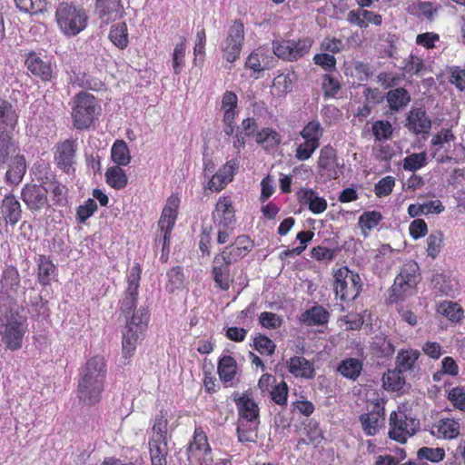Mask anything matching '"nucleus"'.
<instances>
[{
	"instance_id": "1",
	"label": "nucleus",
	"mask_w": 465,
	"mask_h": 465,
	"mask_svg": "<svg viewBox=\"0 0 465 465\" xmlns=\"http://www.w3.org/2000/svg\"><path fill=\"white\" fill-rule=\"evenodd\" d=\"M106 376L104 359L94 356L82 368L78 381L77 396L86 405H94L101 400Z\"/></svg>"
},
{
	"instance_id": "2",
	"label": "nucleus",
	"mask_w": 465,
	"mask_h": 465,
	"mask_svg": "<svg viewBox=\"0 0 465 465\" xmlns=\"http://www.w3.org/2000/svg\"><path fill=\"white\" fill-rule=\"evenodd\" d=\"M420 280L421 274L419 264L413 260L407 261L401 267L400 272L394 279L387 302L390 304L396 303L414 295Z\"/></svg>"
},
{
	"instance_id": "3",
	"label": "nucleus",
	"mask_w": 465,
	"mask_h": 465,
	"mask_svg": "<svg viewBox=\"0 0 465 465\" xmlns=\"http://www.w3.org/2000/svg\"><path fill=\"white\" fill-rule=\"evenodd\" d=\"M1 322L0 336L6 349L10 351L21 349L24 336L27 331L25 318L11 311L4 316Z\"/></svg>"
},
{
	"instance_id": "4",
	"label": "nucleus",
	"mask_w": 465,
	"mask_h": 465,
	"mask_svg": "<svg viewBox=\"0 0 465 465\" xmlns=\"http://www.w3.org/2000/svg\"><path fill=\"white\" fill-rule=\"evenodd\" d=\"M55 17L60 29L69 36L78 35L85 28L87 23L84 10L68 3L59 5Z\"/></svg>"
},
{
	"instance_id": "5",
	"label": "nucleus",
	"mask_w": 465,
	"mask_h": 465,
	"mask_svg": "<svg viewBox=\"0 0 465 465\" xmlns=\"http://www.w3.org/2000/svg\"><path fill=\"white\" fill-rule=\"evenodd\" d=\"M420 430V420L408 415L404 410L398 408L390 414L389 432L390 439L405 443Z\"/></svg>"
},
{
	"instance_id": "6",
	"label": "nucleus",
	"mask_w": 465,
	"mask_h": 465,
	"mask_svg": "<svg viewBox=\"0 0 465 465\" xmlns=\"http://www.w3.org/2000/svg\"><path fill=\"white\" fill-rule=\"evenodd\" d=\"M74 104L72 110L74 126L78 130L89 128L95 118L94 96L86 92H81L74 97Z\"/></svg>"
},
{
	"instance_id": "7",
	"label": "nucleus",
	"mask_w": 465,
	"mask_h": 465,
	"mask_svg": "<svg viewBox=\"0 0 465 465\" xmlns=\"http://www.w3.org/2000/svg\"><path fill=\"white\" fill-rule=\"evenodd\" d=\"M48 192L43 184L26 183L21 190V199L30 212L39 213L51 207Z\"/></svg>"
},
{
	"instance_id": "8",
	"label": "nucleus",
	"mask_w": 465,
	"mask_h": 465,
	"mask_svg": "<svg viewBox=\"0 0 465 465\" xmlns=\"http://www.w3.org/2000/svg\"><path fill=\"white\" fill-rule=\"evenodd\" d=\"M244 40L243 24L235 20L231 25L227 36L222 44L223 57L228 63H234L240 56Z\"/></svg>"
},
{
	"instance_id": "9",
	"label": "nucleus",
	"mask_w": 465,
	"mask_h": 465,
	"mask_svg": "<svg viewBox=\"0 0 465 465\" xmlns=\"http://www.w3.org/2000/svg\"><path fill=\"white\" fill-rule=\"evenodd\" d=\"M0 167H6L5 182L11 186H17L23 180L26 173V161L20 151L14 154H7L0 159Z\"/></svg>"
},
{
	"instance_id": "10",
	"label": "nucleus",
	"mask_w": 465,
	"mask_h": 465,
	"mask_svg": "<svg viewBox=\"0 0 465 465\" xmlns=\"http://www.w3.org/2000/svg\"><path fill=\"white\" fill-rule=\"evenodd\" d=\"M312 41L311 39H302L295 41H282L272 43L273 53L279 58L287 61H296L305 55L312 47Z\"/></svg>"
},
{
	"instance_id": "11",
	"label": "nucleus",
	"mask_w": 465,
	"mask_h": 465,
	"mask_svg": "<svg viewBox=\"0 0 465 465\" xmlns=\"http://www.w3.org/2000/svg\"><path fill=\"white\" fill-rule=\"evenodd\" d=\"M431 119L423 107L411 108L407 114L404 126L417 136L425 137L431 130Z\"/></svg>"
},
{
	"instance_id": "12",
	"label": "nucleus",
	"mask_w": 465,
	"mask_h": 465,
	"mask_svg": "<svg viewBox=\"0 0 465 465\" xmlns=\"http://www.w3.org/2000/svg\"><path fill=\"white\" fill-rule=\"evenodd\" d=\"M0 285V299L9 303L15 302L18 295V288L20 285L19 272L15 266H8L4 270Z\"/></svg>"
},
{
	"instance_id": "13",
	"label": "nucleus",
	"mask_w": 465,
	"mask_h": 465,
	"mask_svg": "<svg viewBox=\"0 0 465 465\" xmlns=\"http://www.w3.org/2000/svg\"><path fill=\"white\" fill-rule=\"evenodd\" d=\"M77 143L74 139L59 142L54 147V161L59 168L66 173L73 170L75 163Z\"/></svg>"
},
{
	"instance_id": "14",
	"label": "nucleus",
	"mask_w": 465,
	"mask_h": 465,
	"mask_svg": "<svg viewBox=\"0 0 465 465\" xmlns=\"http://www.w3.org/2000/svg\"><path fill=\"white\" fill-rule=\"evenodd\" d=\"M22 213V206L18 199L12 193L5 194L0 203V214L5 226L15 227L21 220Z\"/></svg>"
},
{
	"instance_id": "15",
	"label": "nucleus",
	"mask_w": 465,
	"mask_h": 465,
	"mask_svg": "<svg viewBox=\"0 0 465 465\" xmlns=\"http://www.w3.org/2000/svg\"><path fill=\"white\" fill-rule=\"evenodd\" d=\"M141 268L136 263L128 276V287L124 292L121 310L125 314H130L136 307Z\"/></svg>"
},
{
	"instance_id": "16",
	"label": "nucleus",
	"mask_w": 465,
	"mask_h": 465,
	"mask_svg": "<svg viewBox=\"0 0 465 465\" xmlns=\"http://www.w3.org/2000/svg\"><path fill=\"white\" fill-rule=\"evenodd\" d=\"M232 263L227 261L220 253L216 254L213 260L212 274L215 285L222 290H228L232 282V276L231 274Z\"/></svg>"
},
{
	"instance_id": "17",
	"label": "nucleus",
	"mask_w": 465,
	"mask_h": 465,
	"mask_svg": "<svg viewBox=\"0 0 465 465\" xmlns=\"http://www.w3.org/2000/svg\"><path fill=\"white\" fill-rule=\"evenodd\" d=\"M95 14L105 24L120 19L124 9L121 0H95Z\"/></svg>"
},
{
	"instance_id": "18",
	"label": "nucleus",
	"mask_w": 465,
	"mask_h": 465,
	"mask_svg": "<svg viewBox=\"0 0 465 465\" xmlns=\"http://www.w3.org/2000/svg\"><path fill=\"white\" fill-rule=\"evenodd\" d=\"M232 203L228 197H221L213 213L214 222H218V226L224 229H232L236 220L234 215Z\"/></svg>"
},
{
	"instance_id": "19",
	"label": "nucleus",
	"mask_w": 465,
	"mask_h": 465,
	"mask_svg": "<svg viewBox=\"0 0 465 465\" xmlns=\"http://www.w3.org/2000/svg\"><path fill=\"white\" fill-rule=\"evenodd\" d=\"M177 200L169 198L167 205L163 208L158 223L159 229L164 232L163 244V250L169 244L171 232L174 226L177 218Z\"/></svg>"
},
{
	"instance_id": "20",
	"label": "nucleus",
	"mask_w": 465,
	"mask_h": 465,
	"mask_svg": "<svg viewBox=\"0 0 465 465\" xmlns=\"http://www.w3.org/2000/svg\"><path fill=\"white\" fill-rule=\"evenodd\" d=\"M238 166L236 160L227 162L216 173L212 174L208 188L213 192L223 190L232 180Z\"/></svg>"
},
{
	"instance_id": "21",
	"label": "nucleus",
	"mask_w": 465,
	"mask_h": 465,
	"mask_svg": "<svg viewBox=\"0 0 465 465\" xmlns=\"http://www.w3.org/2000/svg\"><path fill=\"white\" fill-rule=\"evenodd\" d=\"M431 434L438 439L451 440L460 434V420L454 418H443L432 425Z\"/></svg>"
},
{
	"instance_id": "22",
	"label": "nucleus",
	"mask_w": 465,
	"mask_h": 465,
	"mask_svg": "<svg viewBox=\"0 0 465 465\" xmlns=\"http://www.w3.org/2000/svg\"><path fill=\"white\" fill-rule=\"evenodd\" d=\"M18 114L14 105L7 100L0 99V134H15Z\"/></svg>"
},
{
	"instance_id": "23",
	"label": "nucleus",
	"mask_w": 465,
	"mask_h": 465,
	"mask_svg": "<svg viewBox=\"0 0 465 465\" xmlns=\"http://www.w3.org/2000/svg\"><path fill=\"white\" fill-rule=\"evenodd\" d=\"M360 420L363 431L369 436H373L383 424V409L379 404H376L371 411L361 415Z\"/></svg>"
},
{
	"instance_id": "24",
	"label": "nucleus",
	"mask_w": 465,
	"mask_h": 465,
	"mask_svg": "<svg viewBox=\"0 0 465 465\" xmlns=\"http://www.w3.org/2000/svg\"><path fill=\"white\" fill-rule=\"evenodd\" d=\"M335 150L331 146H324L320 153L318 160L319 172L327 178H336L338 175Z\"/></svg>"
},
{
	"instance_id": "25",
	"label": "nucleus",
	"mask_w": 465,
	"mask_h": 465,
	"mask_svg": "<svg viewBox=\"0 0 465 465\" xmlns=\"http://www.w3.org/2000/svg\"><path fill=\"white\" fill-rule=\"evenodd\" d=\"M455 135L452 131L450 129H441L440 132L434 134L431 138V145L437 147L433 152V157L437 160L438 163H448L450 162L452 157L443 153L441 149L444 144H449L450 142H454Z\"/></svg>"
},
{
	"instance_id": "26",
	"label": "nucleus",
	"mask_w": 465,
	"mask_h": 465,
	"mask_svg": "<svg viewBox=\"0 0 465 465\" xmlns=\"http://www.w3.org/2000/svg\"><path fill=\"white\" fill-rule=\"evenodd\" d=\"M236 404L240 417L252 424H255V427H258L260 423L259 408L256 402L248 396L242 395L236 400Z\"/></svg>"
},
{
	"instance_id": "27",
	"label": "nucleus",
	"mask_w": 465,
	"mask_h": 465,
	"mask_svg": "<svg viewBox=\"0 0 465 465\" xmlns=\"http://www.w3.org/2000/svg\"><path fill=\"white\" fill-rule=\"evenodd\" d=\"M289 371L296 377L312 379L314 377V368L304 357L294 356L287 361Z\"/></svg>"
},
{
	"instance_id": "28",
	"label": "nucleus",
	"mask_w": 465,
	"mask_h": 465,
	"mask_svg": "<svg viewBox=\"0 0 465 465\" xmlns=\"http://www.w3.org/2000/svg\"><path fill=\"white\" fill-rule=\"evenodd\" d=\"M25 64L34 75L40 77L43 81H49L52 78L50 64L43 61L35 54H30L27 56Z\"/></svg>"
},
{
	"instance_id": "29",
	"label": "nucleus",
	"mask_w": 465,
	"mask_h": 465,
	"mask_svg": "<svg viewBox=\"0 0 465 465\" xmlns=\"http://www.w3.org/2000/svg\"><path fill=\"white\" fill-rule=\"evenodd\" d=\"M436 312L452 323H458L464 318V310L462 307L459 303L451 301L441 302L438 305Z\"/></svg>"
},
{
	"instance_id": "30",
	"label": "nucleus",
	"mask_w": 465,
	"mask_h": 465,
	"mask_svg": "<svg viewBox=\"0 0 465 465\" xmlns=\"http://www.w3.org/2000/svg\"><path fill=\"white\" fill-rule=\"evenodd\" d=\"M382 16L372 11L358 8L356 11H351V24H356L360 27H367L370 24L381 25Z\"/></svg>"
},
{
	"instance_id": "31",
	"label": "nucleus",
	"mask_w": 465,
	"mask_h": 465,
	"mask_svg": "<svg viewBox=\"0 0 465 465\" xmlns=\"http://www.w3.org/2000/svg\"><path fill=\"white\" fill-rule=\"evenodd\" d=\"M37 262V278L40 284L47 286L51 283L54 276L55 266L50 257L45 255H39L36 260Z\"/></svg>"
},
{
	"instance_id": "32",
	"label": "nucleus",
	"mask_w": 465,
	"mask_h": 465,
	"mask_svg": "<svg viewBox=\"0 0 465 465\" xmlns=\"http://www.w3.org/2000/svg\"><path fill=\"white\" fill-rule=\"evenodd\" d=\"M420 355L418 350H401L396 358V368L402 372L412 371Z\"/></svg>"
},
{
	"instance_id": "33",
	"label": "nucleus",
	"mask_w": 465,
	"mask_h": 465,
	"mask_svg": "<svg viewBox=\"0 0 465 465\" xmlns=\"http://www.w3.org/2000/svg\"><path fill=\"white\" fill-rule=\"evenodd\" d=\"M143 338V331H129L125 329L123 335L122 351L124 358H130L134 355L136 346Z\"/></svg>"
},
{
	"instance_id": "34",
	"label": "nucleus",
	"mask_w": 465,
	"mask_h": 465,
	"mask_svg": "<svg viewBox=\"0 0 465 465\" xmlns=\"http://www.w3.org/2000/svg\"><path fill=\"white\" fill-rule=\"evenodd\" d=\"M300 199L302 203L309 206L313 213H321L327 207L325 199L319 197L312 190H302L300 193Z\"/></svg>"
},
{
	"instance_id": "35",
	"label": "nucleus",
	"mask_w": 465,
	"mask_h": 465,
	"mask_svg": "<svg viewBox=\"0 0 465 465\" xmlns=\"http://www.w3.org/2000/svg\"><path fill=\"white\" fill-rule=\"evenodd\" d=\"M386 99L391 110L399 111L411 102V95L405 88L399 87L389 91Z\"/></svg>"
},
{
	"instance_id": "36",
	"label": "nucleus",
	"mask_w": 465,
	"mask_h": 465,
	"mask_svg": "<svg viewBox=\"0 0 465 465\" xmlns=\"http://www.w3.org/2000/svg\"><path fill=\"white\" fill-rule=\"evenodd\" d=\"M329 313L322 306H313L312 308L305 311L302 316L301 321L307 325H322L328 322Z\"/></svg>"
},
{
	"instance_id": "37",
	"label": "nucleus",
	"mask_w": 465,
	"mask_h": 465,
	"mask_svg": "<svg viewBox=\"0 0 465 465\" xmlns=\"http://www.w3.org/2000/svg\"><path fill=\"white\" fill-rule=\"evenodd\" d=\"M149 450L152 465H167V441L150 440Z\"/></svg>"
},
{
	"instance_id": "38",
	"label": "nucleus",
	"mask_w": 465,
	"mask_h": 465,
	"mask_svg": "<svg viewBox=\"0 0 465 465\" xmlns=\"http://www.w3.org/2000/svg\"><path fill=\"white\" fill-rule=\"evenodd\" d=\"M105 181L112 188L121 190L126 186L128 178L120 166H112L105 172Z\"/></svg>"
},
{
	"instance_id": "39",
	"label": "nucleus",
	"mask_w": 465,
	"mask_h": 465,
	"mask_svg": "<svg viewBox=\"0 0 465 465\" xmlns=\"http://www.w3.org/2000/svg\"><path fill=\"white\" fill-rule=\"evenodd\" d=\"M349 266L344 265L334 272V292L336 299L339 297L341 302L345 301L347 294V282Z\"/></svg>"
},
{
	"instance_id": "40",
	"label": "nucleus",
	"mask_w": 465,
	"mask_h": 465,
	"mask_svg": "<svg viewBox=\"0 0 465 465\" xmlns=\"http://www.w3.org/2000/svg\"><path fill=\"white\" fill-rule=\"evenodd\" d=\"M402 371L399 369L389 370L382 376L383 387L387 391H399L404 384L405 379L402 377Z\"/></svg>"
},
{
	"instance_id": "41",
	"label": "nucleus",
	"mask_w": 465,
	"mask_h": 465,
	"mask_svg": "<svg viewBox=\"0 0 465 465\" xmlns=\"http://www.w3.org/2000/svg\"><path fill=\"white\" fill-rule=\"evenodd\" d=\"M382 220V215L377 211H366L359 218V227L362 233L367 236L368 233L375 228Z\"/></svg>"
},
{
	"instance_id": "42",
	"label": "nucleus",
	"mask_w": 465,
	"mask_h": 465,
	"mask_svg": "<svg viewBox=\"0 0 465 465\" xmlns=\"http://www.w3.org/2000/svg\"><path fill=\"white\" fill-rule=\"evenodd\" d=\"M112 160L116 166H125L131 161L130 151L126 143L123 140H117L112 147Z\"/></svg>"
},
{
	"instance_id": "43",
	"label": "nucleus",
	"mask_w": 465,
	"mask_h": 465,
	"mask_svg": "<svg viewBox=\"0 0 465 465\" xmlns=\"http://www.w3.org/2000/svg\"><path fill=\"white\" fill-rule=\"evenodd\" d=\"M236 361L231 356H223L218 364V373L220 379L224 382L232 381L236 373Z\"/></svg>"
},
{
	"instance_id": "44",
	"label": "nucleus",
	"mask_w": 465,
	"mask_h": 465,
	"mask_svg": "<svg viewBox=\"0 0 465 465\" xmlns=\"http://www.w3.org/2000/svg\"><path fill=\"white\" fill-rule=\"evenodd\" d=\"M110 40L120 49H124L128 45L127 26L125 23H118L111 27Z\"/></svg>"
},
{
	"instance_id": "45",
	"label": "nucleus",
	"mask_w": 465,
	"mask_h": 465,
	"mask_svg": "<svg viewBox=\"0 0 465 465\" xmlns=\"http://www.w3.org/2000/svg\"><path fill=\"white\" fill-rule=\"evenodd\" d=\"M148 312L144 307L139 308L134 312L130 321L126 322L125 329L144 331L147 327Z\"/></svg>"
},
{
	"instance_id": "46",
	"label": "nucleus",
	"mask_w": 465,
	"mask_h": 465,
	"mask_svg": "<svg viewBox=\"0 0 465 465\" xmlns=\"http://www.w3.org/2000/svg\"><path fill=\"white\" fill-rule=\"evenodd\" d=\"M17 151L21 150L19 143L15 138V134H0V159L7 154L17 153Z\"/></svg>"
},
{
	"instance_id": "47",
	"label": "nucleus",
	"mask_w": 465,
	"mask_h": 465,
	"mask_svg": "<svg viewBox=\"0 0 465 465\" xmlns=\"http://www.w3.org/2000/svg\"><path fill=\"white\" fill-rule=\"evenodd\" d=\"M427 163V153L425 152L413 153L403 159L402 167L405 171L414 173L426 166Z\"/></svg>"
},
{
	"instance_id": "48",
	"label": "nucleus",
	"mask_w": 465,
	"mask_h": 465,
	"mask_svg": "<svg viewBox=\"0 0 465 465\" xmlns=\"http://www.w3.org/2000/svg\"><path fill=\"white\" fill-rule=\"evenodd\" d=\"M446 456L443 448L421 447L417 451V458L420 460H429L433 463L442 461Z\"/></svg>"
},
{
	"instance_id": "49",
	"label": "nucleus",
	"mask_w": 465,
	"mask_h": 465,
	"mask_svg": "<svg viewBox=\"0 0 465 465\" xmlns=\"http://www.w3.org/2000/svg\"><path fill=\"white\" fill-rule=\"evenodd\" d=\"M293 80V73L278 74L273 80L272 87L276 90L278 95H284L292 91Z\"/></svg>"
},
{
	"instance_id": "50",
	"label": "nucleus",
	"mask_w": 465,
	"mask_h": 465,
	"mask_svg": "<svg viewBox=\"0 0 465 465\" xmlns=\"http://www.w3.org/2000/svg\"><path fill=\"white\" fill-rule=\"evenodd\" d=\"M371 132L376 141L381 142L391 137L393 128L387 120L375 121L371 125Z\"/></svg>"
},
{
	"instance_id": "51",
	"label": "nucleus",
	"mask_w": 465,
	"mask_h": 465,
	"mask_svg": "<svg viewBox=\"0 0 465 465\" xmlns=\"http://www.w3.org/2000/svg\"><path fill=\"white\" fill-rule=\"evenodd\" d=\"M424 68L423 59L413 54H411L403 61L402 70L410 76L420 74Z\"/></svg>"
},
{
	"instance_id": "52",
	"label": "nucleus",
	"mask_w": 465,
	"mask_h": 465,
	"mask_svg": "<svg viewBox=\"0 0 465 465\" xmlns=\"http://www.w3.org/2000/svg\"><path fill=\"white\" fill-rule=\"evenodd\" d=\"M302 137L308 142L320 145V138L322 135V128L318 121H312L301 132Z\"/></svg>"
},
{
	"instance_id": "53",
	"label": "nucleus",
	"mask_w": 465,
	"mask_h": 465,
	"mask_svg": "<svg viewBox=\"0 0 465 465\" xmlns=\"http://www.w3.org/2000/svg\"><path fill=\"white\" fill-rule=\"evenodd\" d=\"M414 9L418 17L431 22L434 18V15L437 14L439 7L434 3L430 1H419L414 5Z\"/></svg>"
},
{
	"instance_id": "54",
	"label": "nucleus",
	"mask_w": 465,
	"mask_h": 465,
	"mask_svg": "<svg viewBox=\"0 0 465 465\" xmlns=\"http://www.w3.org/2000/svg\"><path fill=\"white\" fill-rule=\"evenodd\" d=\"M443 233L440 231L431 232L427 238V252L431 258H436L440 252Z\"/></svg>"
},
{
	"instance_id": "55",
	"label": "nucleus",
	"mask_w": 465,
	"mask_h": 465,
	"mask_svg": "<svg viewBox=\"0 0 465 465\" xmlns=\"http://www.w3.org/2000/svg\"><path fill=\"white\" fill-rule=\"evenodd\" d=\"M362 326L370 331L372 329L371 313L368 310H364L352 316L351 315V330H359Z\"/></svg>"
},
{
	"instance_id": "56",
	"label": "nucleus",
	"mask_w": 465,
	"mask_h": 465,
	"mask_svg": "<svg viewBox=\"0 0 465 465\" xmlns=\"http://www.w3.org/2000/svg\"><path fill=\"white\" fill-rule=\"evenodd\" d=\"M168 283L166 288L169 292H173L174 290L180 288L183 283V268L175 266L167 272Z\"/></svg>"
},
{
	"instance_id": "57",
	"label": "nucleus",
	"mask_w": 465,
	"mask_h": 465,
	"mask_svg": "<svg viewBox=\"0 0 465 465\" xmlns=\"http://www.w3.org/2000/svg\"><path fill=\"white\" fill-rule=\"evenodd\" d=\"M194 444L198 450L203 448V460L206 465H210L207 462L212 461L211 448L207 441V437L201 428L195 429L194 430Z\"/></svg>"
},
{
	"instance_id": "58",
	"label": "nucleus",
	"mask_w": 465,
	"mask_h": 465,
	"mask_svg": "<svg viewBox=\"0 0 465 465\" xmlns=\"http://www.w3.org/2000/svg\"><path fill=\"white\" fill-rule=\"evenodd\" d=\"M153 436L151 440L167 441V419L163 414V412H161V414L156 417L154 425L153 427Z\"/></svg>"
},
{
	"instance_id": "59",
	"label": "nucleus",
	"mask_w": 465,
	"mask_h": 465,
	"mask_svg": "<svg viewBox=\"0 0 465 465\" xmlns=\"http://www.w3.org/2000/svg\"><path fill=\"white\" fill-rule=\"evenodd\" d=\"M395 186V179L392 176H385L381 178L376 184L374 192L377 197H385L392 193Z\"/></svg>"
},
{
	"instance_id": "60",
	"label": "nucleus",
	"mask_w": 465,
	"mask_h": 465,
	"mask_svg": "<svg viewBox=\"0 0 465 465\" xmlns=\"http://www.w3.org/2000/svg\"><path fill=\"white\" fill-rule=\"evenodd\" d=\"M17 7L25 13L37 14L45 9V0H15Z\"/></svg>"
},
{
	"instance_id": "61",
	"label": "nucleus",
	"mask_w": 465,
	"mask_h": 465,
	"mask_svg": "<svg viewBox=\"0 0 465 465\" xmlns=\"http://www.w3.org/2000/svg\"><path fill=\"white\" fill-rule=\"evenodd\" d=\"M253 343L255 350L262 354L266 353L268 355H272L273 354L276 347L271 339L262 334H259L254 338Z\"/></svg>"
},
{
	"instance_id": "62",
	"label": "nucleus",
	"mask_w": 465,
	"mask_h": 465,
	"mask_svg": "<svg viewBox=\"0 0 465 465\" xmlns=\"http://www.w3.org/2000/svg\"><path fill=\"white\" fill-rule=\"evenodd\" d=\"M245 67L252 70L254 73H261L268 69V66L264 64L263 54H260L257 52H252L247 57Z\"/></svg>"
},
{
	"instance_id": "63",
	"label": "nucleus",
	"mask_w": 465,
	"mask_h": 465,
	"mask_svg": "<svg viewBox=\"0 0 465 465\" xmlns=\"http://www.w3.org/2000/svg\"><path fill=\"white\" fill-rule=\"evenodd\" d=\"M449 82L458 90L465 92V69L460 66L450 67Z\"/></svg>"
},
{
	"instance_id": "64",
	"label": "nucleus",
	"mask_w": 465,
	"mask_h": 465,
	"mask_svg": "<svg viewBox=\"0 0 465 465\" xmlns=\"http://www.w3.org/2000/svg\"><path fill=\"white\" fill-rule=\"evenodd\" d=\"M448 400L460 411H465V388L455 387L448 393Z\"/></svg>"
}]
</instances>
